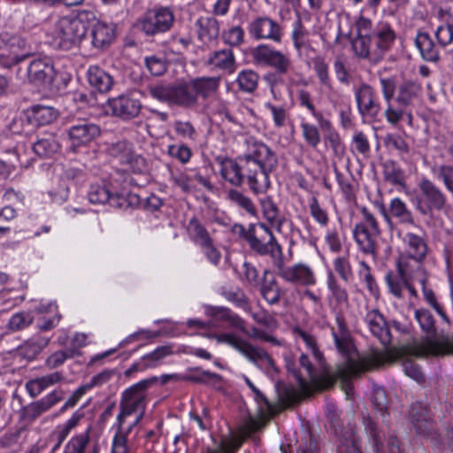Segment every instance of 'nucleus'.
I'll return each instance as SVG.
<instances>
[{"label":"nucleus","instance_id":"27","mask_svg":"<svg viewBox=\"0 0 453 453\" xmlns=\"http://www.w3.org/2000/svg\"><path fill=\"white\" fill-rule=\"evenodd\" d=\"M206 65L212 69L223 71L228 74L236 71L235 56L231 49L214 50L209 55Z\"/></svg>","mask_w":453,"mask_h":453},{"label":"nucleus","instance_id":"37","mask_svg":"<svg viewBox=\"0 0 453 453\" xmlns=\"http://www.w3.org/2000/svg\"><path fill=\"white\" fill-rule=\"evenodd\" d=\"M64 379L60 372H55L39 378L28 380L26 383V389L28 395L35 398L46 388L60 382Z\"/></svg>","mask_w":453,"mask_h":453},{"label":"nucleus","instance_id":"9","mask_svg":"<svg viewBox=\"0 0 453 453\" xmlns=\"http://www.w3.org/2000/svg\"><path fill=\"white\" fill-rule=\"evenodd\" d=\"M17 78L37 88L48 89L55 81L57 71L53 61L49 57H38L29 62L23 70H17Z\"/></svg>","mask_w":453,"mask_h":453},{"label":"nucleus","instance_id":"36","mask_svg":"<svg viewBox=\"0 0 453 453\" xmlns=\"http://www.w3.org/2000/svg\"><path fill=\"white\" fill-rule=\"evenodd\" d=\"M415 45L422 58L428 62L436 63L440 60L439 48L426 32H418L415 38Z\"/></svg>","mask_w":453,"mask_h":453},{"label":"nucleus","instance_id":"50","mask_svg":"<svg viewBox=\"0 0 453 453\" xmlns=\"http://www.w3.org/2000/svg\"><path fill=\"white\" fill-rule=\"evenodd\" d=\"M337 453H361L360 439L353 428L349 427L344 431Z\"/></svg>","mask_w":453,"mask_h":453},{"label":"nucleus","instance_id":"63","mask_svg":"<svg viewBox=\"0 0 453 453\" xmlns=\"http://www.w3.org/2000/svg\"><path fill=\"white\" fill-rule=\"evenodd\" d=\"M89 441V431L73 436L65 446L64 453H84Z\"/></svg>","mask_w":453,"mask_h":453},{"label":"nucleus","instance_id":"31","mask_svg":"<svg viewBox=\"0 0 453 453\" xmlns=\"http://www.w3.org/2000/svg\"><path fill=\"white\" fill-rule=\"evenodd\" d=\"M362 424L365 432L372 443L374 453H382L384 441L386 440V431L379 428L369 415L362 414Z\"/></svg>","mask_w":453,"mask_h":453},{"label":"nucleus","instance_id":"56","mask_svg":"<svg viewBox=\"0 0 453 453\" xmlns=\"http://www.w3.org/2000/svg\"><path fill=\"white\" fill-rule=\"evenodd\" d=\"M385 280L389 292L395 297L401 298L403 296V291L405 284L409 280L407 278H403L398 272L397 273L388 272L386 274Z\"/></svg>","mask_w":453,"mask_h":453},{"label":"nucleus","instance_id":"40","mask_svg":"<svg viewBox=\"0 0 453 453\" xmlns=\"http://www.w3.org/2000/svg\"><path fill=\"white\" fill-rule=\"evenodd\" d=\"M190 81L197 97L201 96L203 98H207L212 96L219 86V78L216 77H198Z\"/></svg>","mask_w":453,"mask_h":453},{"label":"nucleus","instance_id":"17","mask_svg":"<svg viewBox=\"0 0 453 453\" xmlns=\"http://www.w3.org/2000/svg\"><path fill=\"white\" fill-rule=\"evenodd\" d=\"M354 93L360 115L364 118L376 119L381 108L375 89L367 83H362L355 88Z\"/></svg>","mask_w":453,"mask_h":453},{"label":"nucleus","instance_id":"5","mask_svg":"<svg viewBox=\"0 0 453 453\" xmlns=\"http://www.w3.org/2000/svg\"><path fill=\"white\" fill-rule=\"evenodd\" d=\"M335 322L336 326L332 328V334L337 349L343 356V357H345V360L341 365H338L337 370L335 372V376L336 378L341 380L342 388L345 391L346 395L349 396L352 390V379L357 377L361 372H356L354 374H351L349 378L345 379L340 374V370H342V368H343L349 362L352 361L355 363H359L363 358L368 357L369 355L359 357L357 359L355 358L354 353L352 352L350 334L348 330L344 317L342 314H337L335 318Z\"/></svg>","mask_w":453,"mask_h":453},{"label":"nucleus","instance_id":"34","mask_svg":"<svg viewBox=\"0 0 453 453\" xmlns=\"http://www.w3.org/2000/svg\"><path fill=\"white\" fill-rule=\"evenodd\" d=\"M89 85L101 93L110 91L114 81L111 74L97 65H91L87 72Z\"/></svg>","mask_w":453,"mask_h":453},{"label":"nucleus","instance_id":"18","mask_svg":"<svg viewBox=\"0 0 453 453\" xmlns=\"http://www.w3.org/2000/svg\"><path fill=\"white\" fill-rule=\"evenodd\" d=\"M174 22V14L167 7L155 9L147 13L141 22L142 30L148 35L163 33L171 28Z\"/></svg>","mask_w":453,"mask_h":453},{"label":"nucleus","instance_id":"48","mask_svg":"<svg viewBox=\"0 0 453 453\" xmlns=\"http://www.w3.org/2000/svg\"><path fill=\"white\" fill-rule=\"evenodd\" d=\"M411 351H417L418 355L424 354L426 351L432 352H449L453 354V336L442 337L440 342H428L426 344L413 346L408 348Z\"/></svg>","mask_w":453,"mask_h":453},{"label":"nucleus","instance_id":"16","mask_svg":"<svg viewBox=\"0 0 453 453\" xmlns=\"http://www.w3.org/2000/svg\"><path fill=\"white\" fill-rule=\"evenodd\" d=\"M248 32L257 41L265 40L280 43L283 37V27L268 16L255 17L248 25Z\"/></svg>","mask_w":453,"mask_h":453},{"label":"nucleus","instance_id":"2","mask_svg":"<svg viewBox=\"0 0 453 453\" xmlns=\"http://www.w3.org/2000/svg\"><path fill=\"white\" fill-rule=\"evenodd\" d=\"M357 35L351 41L356 57L376 64L383 59L396 40V32L385 21L372 27L370 19L360 16L356 21Z\"/></svg>","mask_w":453,"mask_h":453},{"label":"nucleus","instance_id":"7","mask_svg":"<svg viewBox=\"0 0 453 453\" xmlns=\"http://www.w3.org/2000/svg\"><path fill=\"white\" fill-rule=\"evenodd\" d=\"M150 96L163 103L186 109H195L198 105L196 93L191 81L171 85H157L150 88Z\"/></svg>","mask_w":453,"mask_h":453},{"label":"nucleus","instance_id":"30","mask_svg":"<svg viewBox=\"0 0 453 453\" xmlns=\"http://www.w3.org/2000/svg\"><path fill=\"white\" fill-rule=\"evenodd\" d=\"M115 27L103 21H96L91 30L92 44L97 49H104L111 44L115 39Z\"/></svg>","mask_w":453,"mask_h":453},{"label":"nucleus","instance_id":"58","mask_svg":"<svg viewBox=\"0 0 453 453\" xmlns=\"http://www.w3.org/2000/svg\"><path fill=\"white\" fill-rule=\"evenodd\" d=\"M432 173L441 180L446 189L453 194V165H439L432 167Z\"/></svg>","mask_w":453,"mask_h":453},{"label":"nucleus","instance_id":"24","mask_svg":"<svg viewBox=\"0 0 453 453\" xmlns=\"http://www.w3.org/2000/svg\"><path fill=\"white\" fill-rule=\"evenodd\" d=\"M237 350L258 368L274 369L275 365L273 359L263 348L254 346L242 339Z\"/></svg>","mask_w":453,"mask_h":453},{"label":"nucleus","instance_id":"26","mask_svg":"<svg viewBox=\"0 0 453 453\" xmlns=\"http://www.w3.org/2000/svg\"><path fill=\"white\" fill-rule=\"evenodd\" d=\"M380 234H374L363 223L357 224L353 229V236L359 250L373 257H376L377 237Z\"/></svg>","mask_w":453,"mask_h":453},{"label":"nucleus","instance_id":"23","mask_svg":"<svg viewBox=\"0 0 453 453\" xmlns=\"http://www.w3.org/2000/svg\"><path fill=\"white\" fill-rule=\"evenodd\" d=\"M63 398L64 392L62 390H53L43 398L23 407L21 410L22 417L25 420L35 421Z\"/></svg>","mask_w":453,"mask_h":453},{"label":"nucleus","instance_id":"19","mask_svg":"<svg viewBox=\"0 0 453 453\" xmlns=\"http://www.w3.org/2000/svg\"><path fill=\"white\" fill-rule=\"evenodd\" d=\"M107 152L110 156L116 157L120 164L129 165L134 172H141L145 166L144 158L135 154L132 144L127 140L110 144Z\"/></svg>","mask_w":453,"mask_h":453},{"label":"nucleus","instance_id":"43","mask_svg":"<svg viewBox=\"0 0 453 453\" xmlns=\"http://www.w3.org/2000/svg\"><path fill=\"white\" fill-rule=\"evenodd\" d=\"M309 31L298 13L296 19L293 22L291 31V40L298 53H301L302 50L309 45Z\"/></svg>","mask_w":453,"mask_h":453},{"label":"nucleus","instance_id":"59","mask_svg":"<svg viewBox=\"0 0 453 453\" xmlns=\"http://www.w3.org/2000/svg\"><path fill=\"white\" fill-rule=\"evenodd\" d=\"M263 214L272 226H277L279 229L281 226V219L276 204L272 199L266 198L261 203Z\"/></svg>","mask_w":453,"mask_h":453},{"label":"nucleus","instance_id":"32","mask_svg":"<svg viewBox=\"0 0 453 453\" xmlns=\"http://www.w3.org/2000/svg\"><path fill=\"white\" fill-rule=\"evenodd\" d=\"M59 137L54 133H46L33 145L34 152L40 157H50L60 150Z\"/></svg>","mask_w":453,"mask_h":453},{"label":"nucleus","instance_id":"4","mask_svg":"<svg viewBox=\"0 0 453 453\" xmlns=\"http://www.w3.org/2000/svg\"><path fill=\"white\" fill-rule=\"evenodd\" d=\"M155 381L156 378L142 380L122 392L117 423L125 424L132 415H135V418L129 425L136 426L140 423L146 410L147 390Z\"/></svg>","mask_w":453,"mask_h":453},{"label":"nucleus","instance_id":"1","mask_svg":"<svg viewBox=\"0 0 453 453\" xmlns=\"http://www.w3.org/2000/svg\"><path fill=\"white\" fill-rule=\"evenodd\" d=\"M219 173L231 185L241 187L244 180L255 195L265 194L271 186L269 174L278 165L276 154L265 143L255 142L249 153L237 160H220Z\"/></svg>","mask_w":453,"mask_h":453},{"label":"nucleus","instance_id":"64","mask_svg":"<svg viewBox=\"0 0 453 453\" xmlns=\"http://www.w3.org/2000/svg\"><path fill=\"white\" fill-rule=\"evenodd\" d=\"M221 36L226 44L238 47L244 41V30L240 26L232 27L224 30Z\"/></svg>","mask_w":453,"mask_h":453},{"label":"nucleus","instance_id":"51","mask_svg":"<svg viewBox=\"0 0 453 453\" xmlns=\"http://www.w3.org/2000/svg\"><path fill=\"white\" fill-rule=\"evenodd\" d=\"M259 75L251 69L241 71L236 78L238 88L245 93H253L258 86Z\"/></svg>","mask_w":453,"mask_h":453},{"label":"nucleus","instance_id":"54","mask_svg":"<svg viewBox=\"0 0 453 453\" xmlns=\"http://www.w3.org/2000/svg\"><path fill=\"white\" fill-rule=\"evenodd\" d=\"M383 177L393 185L403 186L405 182L403 170L393 160H387L383 164Z\"/></svg>","mask_w":453,"mask_h":453},{"label":"nucleus","instance_id":"28","mask_svg":"<svg viewBox=\"0 0 453 453\" xmlns=\"http://www.w3.org/2000/svg\"><path fill=\"white\" fill-rule=\"evenodd\" d=\"M365 321L371 333L377 337L383 345L389 343L390 333L382 314L377 310L369 311L365 317Z\"/></svg>","mask_w":453,"mask_h":453},{"label":"nucleus","instance_id":"46","mask_svg":"<svg viewBox=\"0 0 453 453\" xmlns=\"http://www.w3.org/2000/svg\"><path fill=\"white\" fill-rule=\"evenodd\" d=\"M211 315L217 321L226 322L230 327L245 332L244 321L229 309L225 307H214L211 310Z\"/></svg>","mask_w":453,"mask_h":453},{"label":"nucleus","instance_id":"53","mask_svg":"<svg viewBox=\"0 0 453 453\" xmlns=\"http://www.w3.org/2000/svg\"><path fill=\"white\" fill-rule=\"evenodd\" d=\"M293 334L296 340H301L305 343L307 348L311 351L314 358L319 363L322 362L323 355L319 351L316 337L312 334L296 326L293 329Z\"/></svg>","mask_w":453,"mask_h":453},{"label":"nucleus","instance_id":"12","mask_svg":"<svg viewBox=\"0 0 453 453\" xmlns=\"http://www.w3.org/2000/svg\"><path fill=\"white\" fill-rule=\"evenodd\" d=\"M279 277L288 283L302 287L314 286L317 282L316 275L311 266L304 263H296L287 266L283 256L273 265Z\"/></svg>","mask_w":453,"mask_h":453},{"label":"nucleus","instance_id":"62","mask_svg":"<svg viewBox=\"0 0 453 453\" xmlns=\"http://www.w3.org/2000/svg\"><path fill=\"white\" fill-rule=\"evenodd\" d=\"M265 107L270 111L273 124L276 127H283L289 119L288 110L282 105H275L272 103H265Z\"/></svg>","mask_w":453,"mask_h":453},{"label":"nucleus","instance_id":"20","mask_svg":"<svg viewBox=\"0 0 453 453\" xmlns=\"http://www.w3.org/2000/svg\"><path fill=\"white\" fill-rule=\"evenodd\" d=\"M407 232L397 230V235L404 244V251L402 254L425 258L427 253V244L425 240L423 229L417 224Z\"/></svg>","mask_w":453,"mask_h":453},{"label":"nucleus","instance_id":"47","mask_svg":"<svg viewBox=\"0 0 453 453\" xmlns=\"http://www.w3.org/2000/svg\"><path fill=\"white\" fill-rule=\"evenodd\" d=\"M117 432L112 441V453H128L129 446L127 445V436L132 432L134 426H125L116 422Z\"/></svg>","mask_w":453,"mask_h":453},{"label":"nucleus","instance_id":"45","mask_svg":"<svg viewBox=\"0 0 453 453\" xmlns=\"http://www.w3.org/2000/svg\"><path fill=\"white\" fill-rule=\"evenodd\" d=\"M415 319L422 331L427 334L426 340H438L443 337H435L436 328L434 319L432 313L428 310L424 308L417 309L415 311Z\"/></svg>","mask_w":453,"mask_h":453},{"label":"nucleus","instance_id":"60","mask_svg":"<svg viewBox=\"0 0 453 453\" xmlns=\"http://www.w3.org/2000/svg\"><path fill=\"white\" fill-rule=\"evenodd\" d=\"M34 317L30 312L21 311L11 317L8 322V328L12 332H17L27 328L32 324Z\"/></svg>","mask_w":453,"mask_h":453},{"label":"nucleus","instance_id":"25","mask_svg":"<svg viewBox=\"0 0 453 453\" xmlns=\"http://www.w3.org/2000/svg\"><path fill=\"white\" fill-rule=\"evenodd\" d=\"M383 97L387 102V109L385 110L384 115L388 123L393 126H396L403 116V110L395 108L392 104V99L395 92V82L393 79L382 78L380 80Z\"/></svg>","mask_w":453,"mask_h":453},{"label":"nucleus","instance_id":"15","mask_svg":"<svg viewBox=\"0 0 453 453\" xmlns=\"http://www.w3.org/2000/svg\"><path fill=\"white\" fill-rule=\"evenodd\" d=\"M380 211L391 232L400 230L393 219H395L399 224L412 226L416 225L413 213L408 207L406 203L399 197H395L390 200L388 209L381 204Z\"/></svg>","mask_w":453,"mask_h":453},{"label":"nucleus","instance_id":"22","mask_svg":"<svg viewBox=\"0 0 453 453\" xmlns=\"http://www.w3.org/2000/svg\"><path fill=\"white\" fill-rule=\"evenodd\" d=\"M100 127L88 120H81L69 127L68 138L73 151L76 148L86 145L100 135Z\"/></svg>","mask_w":453,"mask_h":453},{"label":"nucleus","instance_id":"41","mask_svg":"<svg viewBox=\"0 0 453 453\" xmlns=\"http://www.w3.org/2000/svg\"><path fill=\"white\" fill-rule=\"evenodd\" d=\"M337 184L342 191L344 199L352 203L356 201V186L353 175L349 173L347 174L341 173L336 166L334 168Z\"/></svg>","mask_w":453,"mask_h":453},{"label":"nucleus","instance_id":"33","mask_svg":"<svg viewBox=\"0 0 453 453\" xmlns=\"http://www.w3.org/2000/svg\"><path fill=\"white\" fill-rule=\"evenodd\" d=\"M269 274L270 272L268 270H265L263 273V280L260 285V294L267 303L274 305L280 303L284 292L280 287L275 277L267 278V275Z\"/></svg>","mask_w":453,"mask_h":453},{"label":"nucleus","instance_id":"44","mask_svg":"<svg viewBox=\"0 0 453 453\" xmlns=\"http://www.w3.org/2000/svg\"><path fill=\"white\" fill-rule=\"evenodd\" d=\"M297 97L300 105L305 107L311 113L322 129H330L331 122L324 118L321 111L316 110L311 98V95L309 91L304 89L299 90L297 93Z\"/></svg>","mask_w":453,"mask_h":453},{"label":"nucleus","instance_id":"8","mask_svg":"<svg viewBox=\"0 0 453 453\" xmlns=\"http://www.w3.org/2000/svg\"><path fill=\"white\" fill-rule=\"evenodd\" d=\"M81 15L79 18L63 17L55 23L51 31L54 46L68 50L80 44L87 33Z\"/></svg>","mask_w":453,"mask_h":453},{"label":"nucleus","instance_id":"61","mask_svg":"<svg viewBox=\"0 0 453 453\" xmlns=\"http://www.w3.org/2000/svg\"><path fill=\"white\" fill-rule=\"evenodd\" d=\"M227 196L229 200L235 203L240 208L245 210L248 213L254 215L256 213V207L252 201L236 189H230Z\"/></svg>","mask_w":453,"mask_h":453},{"label":"nucleus","instance_id":"21","mask_svg":"<svg viewBox=\"0 0 453 453\" xmlns=\"http://www.w3.org/2000/svg\"><path fill=\"white\" fill-rule=\"evenodd\" d=\"M425 258L401 254L398 257L397 272L409 280H417L419 284L426 283L427 276L424 268Z\"/></svg>","mask_w":453,"mask_h":453},{"label":"nucleus","instance_id":"42","mask_svg":"<svg viewBox=\"0 0 453 453\" xmlns=\"http://www.w3.org/2000/svg\"><path fill=\"white\" fill-rule=\"evenodd\" d=\"M0 48H5L13 55H16L19 51H24L29 49V43L26 38L19 35L4 31L0 34Z\"/></svg>","mask_w":453,"mask_h":453},{"label":"nucleus","instance_id":"11","mask_svg":"<svg viewBox=\"0 0 453 453\" xmlns=\"http://www.w3.org/2000/svg\"><path fill=\"white\" fill-rule=\"evenodd\" d=\"M251 56L257 65L273 68L279 74H286L292 68L290 58L268 44L255 47Z\"/></svg>","mask_w":453,"mask_h":453},{"label":"nucleus","instance_id":"13","mask_svg":"<svg viewBox=\"0 0 453 453\" xmlns=\"http://www.w3.org/2000/svg\"><path fill=\"white\" fill-rule=\"evenodd\" d=\"M111 114L124 121H129L139 116L142 102L136 92H129L111 97L107 101Z\"/></svg>","mask_w":453,"mask_h":453},{"label":"nucleus","instance_id":"35","mask_svg":"<svg viewBox=\"0 0 453 453\" xmlns=\"http://www.w3.org/2000/svg\"><path fill=\"white\" fill-rule=\"evenodd\" d=\"M197 37L203 43H209L219 35V22L214 17H200L196 21Z\"/></svg>","mask_w":453,"mask_h":453},{"label":"nucleus","instance_id":"3","mask_svg":"<svg viewBox=\"0 0 453 453\" xmlns=\"http://www.w3.org/2000/svg\"><path fill=\"white\" fill-rule=\"evenodd\" d=\"M441 339L438 340H426L422 342H414L411 343L404 344L397 349L386 352H373L369 354L368 357L363 358L359 363L349 362L342 370L340 374L343 378H349L351 374L356 372H364L370 371L375 367L386 362H394L395 360H403V366L405 374L417 382H423L425 380L424 375L419 366L411 361L412 357H425L427 356H439V355H449V352H432L426 351L424 354L418 355L417 351H411L407 348L426 344L428 342H440Z\"/></svg>","mask_w":453,"mask_h":453},{"label":"nucleus","instance_id":"10","mask_svg":"<svg viewBox=\"0 0 453 453\" xmlns=\"http://www.w3.org/2000/svg\"><path fill=\"white\" fill-rule=\"evenodd\" d=\"M416 210L424 216L441 211L447 207L448 199L444 192L431 180L422 178L418 183Z\"/></svg>","mask_w":453,"mask_h":453},{"label":"nucleus","instance_id":"49","mask_svg":"<svg viewBox=\"0 0 453 453\" xmlns=\"http://www.w3.org/2000/svg\"><path fill=\"white\" fill-rule=\"evenodd\" d=\"M187 230L191 240L199 247L212 241L209 232L196 218L189 220Z\"/></svg>","mask_w":453,"mask_h":453},{"label":"nucleus","instance_id":"38","mask_svg":"<svg viewBox=\"0 0 453 453\" xmlns=\"http://www.w3.org/2000/svg\"><path fill=\"white\" fill-rule=\"evenodd\" d=\"M422 88L419 83L414 81H403L397 89L396 102L403 107L413 104L421 94Z\"/></svg>","mask_w":453,"mask_h":453},{"label":"nucleus","instance_id":"6","mask_svg":"<svg viewBox=\"0 0 453 453\" xmlns=\"http://www.w3.org/2000/svg\"><path fill=\"white\" fill-rule=\"evenodd\" d=\"M234 227H238L243 232V237L252 251L260 256L269 255L273 259V265L282 257L281 247L265 224L251 226L248 231H245L241 225H235Z\"/></svg>","mask_w":453,"mask_h":453},{"label":"nucleus","instance_id":"52","mask_svg":"<svg viewBox=\"0 0 453 453\" xmlns=\"http://www.w3.org/2000/svg\"><path fill=\"white\" fill-rule=\"evenodd\" d=\"M80 355L81 351L76 347L60 349L50 355L45 361V365L48 368L54 369L62 365L67 359L73 358Z\"/></svg>","mask_w":453,"mask_h":453},{"label":"nucleus","instance_id":"55","mask_svg":"<svg viewBox=\"0 0 453 453\" xmlns=\"http://www.w3.org/2000/svg\"><path fill=\"white\" fill-rule=\"evenodd\" d=\"M313 68L320 85L333 92L334 87L329 74V66L323 58L317 57L313 60Z\"/></svg>","mask_w":453,"mask_h":453},{"label":"nucleus","instance_id":"14","mask_svg":"<svg viewBox=\"0 0 453 453\" xmlns=\"http://www.w3.org/2000/svg\"><path fill=\"white\" fill-rule=\"evenodd\" d=\"M88 201L94 204H104L108 203L111 207L126 210L129 207L138 205L140 197L129 193L127 196L112 195L110 191L100 185H91L88 194Z\"/></svg>","mask_w":453,"mask_h":453},{"label":"nucleus","instance_id":"39","mask_svg":"<svg viewBox=\"0 0 453 453\" xmlns=\"http://www.w3.org/2000/svg\"><path fill=\"white\" fill-rule=\"evenodd\" d=\"M29 118L39 126L53 123L59 117V111L49 105L35 104L29 109Z\"/></svg>","mask_w":453,"mask_h":453},{"label":"nucleus","instance_id":"29","mask_svg":"<svg viewBox=\"0 0 453 453\" xmlns=\"http://www.w3.org/2000/svg\"><path fill=\"white\" fill-rule=\"evenodd\" d=\"M410 417L418 434L428 435L433 430L434 424L425 406L419 403L411 404Z\"/></svg>","mask_w":453,"mask_h":453},{"label":"nucleus","instance_id":"57","mask_svg":"<svg viewBox=\"0 0 453 453\" xmlns=\"http://www.w3.org/2000/svg\"><path fill=\"white\" fill-rule=\"evenodd\" d=\"M50 342L49 338L37 337L27 341L21 347L23 354L28 358L35 357Z\"/></svg>","mask_w":453,"mask_h":453}]
</instances>
